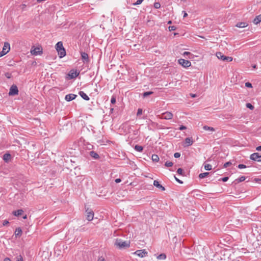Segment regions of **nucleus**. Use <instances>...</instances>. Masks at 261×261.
Here are the masks:
<instances>
[{
    "label": "nucleus",
    "instance_id": "1",
    "mask_svg": "<svg viewBox=\"0 0 261 261\" xmlns=\"http://www.w3.org/2000/svg\"><path fill=\"white\" fill-rule=\"evenodd\" d=\"M114 246L118 249H125L130 246V242L117 238L115 240Z\"/></svg>",
    "mask_w": 261,
    "mask_h": 261
},
{
    "label": "nucleus",
    "instance_id": "2",
    "mask_svg": "<svg viewBox=\"0 0 261 261\" xmlns=\"http://www.w3.org/2000/svg\"><path fill=\"white\" fill-rule=\"evenodd\" d=\"M173 114L172 113L170 112H165L162 113L161 116H158V117L160 119H165V120H170L173 118Z\"/></svg>",
    "mask_w": 261,
    "mask_h": 261
},
{
    "label": "nucleus",
    "instance_id": "3",
    "mask_svg": "<svg viewBox=\"0 0 261 261\" xmlns=\"http://www.w3.org/2000/svg\"><path fill=\"white\" fill-rule=\"evenodd\" d=\"M178 63L181 65L182 66L185 68L189 67L191 66V62L189 60H185L183 59H180L178 61Z\"/></svg>",
    "mask_w": 261,
    "mask_h": 261
},
{
    "label": "nucleus",
    "instance_id": "4",
    "mask_svg": "<svg viewBox=\"0 0 261 261\" xmlns=\"http://www.w3.org/2000/svg\"><path fill=\"white\" fill-rule=\"evenodd\" d=\"M18 93V88L15 85H13L10 89V91L9 92V95H17Z\"/></svg>",
    "mask_w": 261,
    "mask_h": 261
},
{
    "label": "nucleus",
    "instance_id": "5",
    "mask_svg": "<svg viewBox=\"0 0 261 261\" xmlns=\"http://www.w3.org/2000/svg\"><path fill=\"white\" fill-rule=\"evenodd\" d=\"M13 157L12 156V155L9 152L5 153L3 156V160L7 163L11 162L13 160Z\"/></svg>",
    "mask_w": 261,
    "mask_h": 261
},
{
    "label": "nucleus",
    "instance_id": "6",
    "mask_svg": "<svg viewBox=\"0 0 261 261\" xmlns=\"http://www.w3.org/2000/svg\"><path fill=\"white\" fill-rule=\"evenodd\" d=\"M250 158L251 160L255 161H261V155L258 152H255L251 154Z\"/></svg>",
    "mask_w": 261,
    "mask_h": 261
},
{
    "label": "nucleus",
    "instance_id": "7",
    "mask_svg": "<svg viewBox=\"0 0 261 261\" xmlns=\"http://www.w3.org/2000/svg\"><path fill=\"white\" fill-rule=\"evenodd\" d=\"M140 257H143L147 254V252L145 250H138L133 253Z\"/></svg>",
    "mask_w": 261,
    "mask_h": 261
},
{
    "label": "nucleus",
    "instance_id": "8",
    "mask_svg": "<svg viewBox=\"0 0 261 261\" xmlns=\"http://www.w3.org/2000/svg\"><path fill=\"white\" fill-rule=\"evenodd\" d=\"M79 74V73L76 71H74L73 70H71L69 71L68 74V77H67L68 79H73L76 77Z\"/></svg>",
    "mask_w": 261,
    "mask_h": 261
},
{
    "label": "nucleus",
    "instance_id": "9",
    "mask_svg": "<svg viewBox=\"0 0 261 261\" xmlns=\"http://www.w3.org/2000/svg\"><path fill=\"white\" fill-rule=\"evenodd\" d=\"M81 55L82 60L84 63H88L89 62L90 60L89 58V56L87 53L85 52H81Z\"/></svg>",
    "mask_w": 261,
    "mask_h": 261
},
{
    "label": "nucleus",
    "instance_id": "10",
    "mask_svg": "<svg viewBox=\"0 0 261 261\" xmlns=\"http://www.w3.org/2000/svg\"><path fill=\"white\" fill-rule=\"evenodd\" d=\"M77 95L74 94H68L65 96V99L67 101H71L74 99Z\"/></svg>",
    "mask_w": 261,
    "mask_h": 261
},
{
    "label": "nucleus",
    "instance_id": "11",
    "mask_svg": "<svg viewBox=\"0 0 261 261\" xmlns=\"http://www.w3.org/2000/svg\"><path fill=\"white\" fill-rule=\"evenodd\" d=\"M151 126L152 127L156 128L157 129H165V127L164 126H163L162 125H160L158 123L151 121V123L150 124Z\"/></svg>",
    "mask_w": 261,
    "mask_h": 261
},
{
    "label": "nucleus",
    "instance_id": "12",
    "mask_svg": "<svg viewBox=\"0 0 261 261\" xmlns=\"http://www.w3.org/2000/svg\"><path fill=\"white\" fill-rule=\"evenodd\" d=\"M87 212V215H86V219L88 221H91L93 219L94 217V213L92 211H90L89 212L88 211V210H86Z\"/></svg>",
    "mask_w": 261,
    "mask_h": 261
},
{
    "label": "nucleus",
    "instance_id": "13",
    "mask_svg": "<svg viewBox=\"0 0 261 261\" xmlns=\"http://www.w3.org/2000/svg\"><path fill=\"white\" fill-rule=\"evenodd\" d=\"M193 140L192 138H186L185 140V146H189L193 144Z\"/></svg>",
    "mask_w": 261,
    "mask_h": 261
},
{
    "label": "nucleus",
    "instance_id": "14",
    "mask_svg": "<svg viewBox=\"0 0 261 261\" xmlns=\"http://www.w3.org/2000/svg\"><path fill=\"white\" fill-rule=\"evenodd\" d=\"M42 53L41 49L39 47L35 48L34 49L31 50V53L33 55L37 56L40 55Z\"/></svg>",
    "mask_w": 261,
    "mask_h": 261
},
{
    "label": "nucleus",
    "instance_id": "15",
    "mask_svg": "<svg viewBox=\"0 0 261 261\" xmlns=\"http://www.w3.org/2000/svg\"><path fill=\"white\" fill-rule=\"evenodd\" d=\"M153 185L156 188L161 189L162 191H165V188L162 185H161L158 180H154Z\"/></svg>",
    "mask_w": 261,
    "mask_h": 261
},
{
    "label": "nucleus",
    "instance_id": "16",
    "mask_svg": "<svg viewBox=\"0 0 261 261\" xmlns=\"http://www.w3.org/2000/svg\"><path fill=\"white\" fill-rule=\"evenodd\" d=\"M57 51L60 58L64 57L66 55V51L64 48L59 49Z\"/></svg>",
    "mask_w": 261,
    "mask_h": 261
},
{
    "label": "nucleus",
    "instance_id": "17",
    "mask_svg": "<svg viewBox=\"0 0 261 261\" xmlns=\"http://www.w3.org/2000/svg\"><path fill=\"white\" fill-rule=\"evenodd\" d=\"M79 94L84 99L86 100H89V97L84 91H80Z\"/></svg>",
    "mask_w": 261,
    "mask_h": 261
},
{
    "label": "nucleus",
    "instance_id": "18",
    "mask_svg": "<svg viewBox=\"0 0 261 261\" xmlns=\"http://www.w3.org/2000/svg\"><path fill=\"white\" fill-rule=\"evenodd\" d=\"M236 26L240 28H244L248 26V23L246 22H241L237 23Z\"/></svg>",
    "mask_w": 261,
    "mask_h": 261
},
{
    "label": "nucleus",
    "instance_id": "19",
    "mask_svg": "<svg viewBox=\"0 0 261 261\" xmlns=\"http://www.w3.org/2000/svg\"><path fill=\"white\" fill-rule=\"evenodd\" d=\"M23 213V211L22 209L18 210L13 212V214L15 216H19Z\"/></svg>",
    "mask_w": 261,
    "mask_h": 261
},
{
    "label": "nucleus",
    "instance_id": "20",
    "mask_svg": "<svg viewBox=\"0 0 261 261\" xmlns=\"http://www.w3.org/2000/svg\"><path fill=\"white\" fill-rule=\"evenodd\" d=\"M253 23L255 24H257L261 22V14L256 16L253 21Z\"/></svg>",
    "mask_w": 261,
    "mask_h": 261
},
{
    "label": "nucleus",
    "instance_id": "21",
    "mask_svg": "<svg viewBox=\"0 0 261 261\" xmlns=\"http://www.w3.org/2000/svg\"><path fill=\"white\" fill-rule=\"evenodd\" d=\"M89 154L91 157L95 159H98L99 158V155L95 151H91L90 152Z\"/></svg>",
    "mask_w": 261,
    "mask_h": 261
},
{
    "label": "nucleus",
    "instance_id": "22",
    "mask_svg": "<svg viewBox=\"0 0 261 261\" xmlns=\"http://www.w3.org/2000/svg\"><path fill=\"white\" fill-rule=\"evenodd\" d=\"M63 48H64V47L63 46V43L61 41L57 42V43L56 44V49L57 51L59 49H61Z\"/></svg>",
    "mask_w": 261,
    "mask_h": 261
},
{
    "label": "nucleus",
    "instance_id": "23",
    "mask_svg": "<svg viewBox=\"0 0 261 261\" xmlns=\"http://www.w3.org/2000/svg\"><path fill=\"white\" fill-rule=\"evenodd\" d=\"M216 56L219 59L222 61L224 60L225 56H224L222 53L221 52H217L216 53Z\"/></svg>",
    "mask_w": 261,
    "mask_h": 261
},
{
    "label": "nucleus",
    "instance_id": "24",
    "mask_svg": "<svg viewBox=\"0 0 261 261\" xmlns=\"http://www.w3.org/2000/svg\"><path fill=\"white\" fill-rule=\"evenodd\" d=\"M22 234V230L20 228H17L15 231V235L17 237H20Z\"/></svg>",
    "mask_w": 261,
    "mask_h": 261
},
{
    "label": "nucleus",
    "instance_id": "25",
    "mask_svg": "<svg viewBox=\"0 0 261 261\" xmlns=\"http://www.w3.org/2000/svg\"><path fill=\"white\" fill-rule=\"evenodd\" d=\"M203 129H204L205 130H207V131H212V132H214L215 130V128L213 127H210V126H208L207 125H204L203 127Z\"/></svg>",
    "mask_w": 261,
    "mask_h": 261
},
{
    "label": "nucleus",
    "instance_id": "26",
    "mask_svg": "<svg viewBox=\"0 0 261 261\" xmlns=\"http://www.w3.org/2000/svg\"><path fill=\"white\" fill-rule=\"evenodd\" d=\"M151 159L153 162H158L159 161V157L157 154H152Z\"/></svg>",
    "mask_w": 261,
    "mask_h": 261
},
{
    "label": "nucleus",
    "instance_id": "27",
    "mask_svg": "<svg viewBox=\"0 0 261 261\" xmlns=\"http://www.w3.org/2000/svg\"><path fill=\"white\" fill-rule=\"evenodd\" d=\"M135 149L138 152H142L143 151V148L142 146L136 145L135 146Z\"/></svg>",
    "mask_w": 261,
    "mask_h": 261
},
{
    "label": "nucleus",
    "instance_id": "28",
    "mask_svg": "<svg viewBox=\"0 0 261 261\" xmlns=\"http://www.w3.org/2000/svg\"><path fill=\"white\" fill-rule=\"evenodd\" d=\"M166 258V255L165 253H162L157 256L158 259L164 260Z\"/></svg>",
    "mask_w": 261,
    "mask_h": 261
},
{
    "label": "nucleus",
    "instance_id": "29",
    "mask_svg": "<svg viewBox=\"0 0 261 261\" xmlns=\"http://www.w3.org/2000/svg\"><path fill=\"white\" fill-rule=\"evenodd\" d=\"M209 174V172H204L199 174V178H203L206 177Z\"/></svg>",
    "mask_w": 261,
    "mask_h": 261
},
{
    "label": "nucleus",
    "instance_id": "30",
    "mask_svg": "<svg viewBox=\"0 0 261 261\" xmlns=\"http://www.w3.org/2000/svg\"><path fill=\"white\" fill-rule=\"evenodd\" d=\"M246 179V177L245 176H241L240 177L237 178L236 179V181H237L238 183V182H242L243 181H244Z\"/></svg>",
    "mask_w": 261,
    "mask_h": 261
},
{
    "label": "nucleus",
    "instance_id": "31",
    "mask_svg": "<svg viewBox=\"0 0 261 261\" xmlns=\"http://www.w3.org/2000/svg\"><path fill=\"white\" fill-rule=\"evenodd\" d=\"M153 92L152 91L145 92L143 93V97H146L153 94Z\"/></svg>",
    "mask_w": 261,
    "mask_h": 261
},
{
    "label": "nucleus",
    "instance_id": "32",
    "mask_svg": "<svg viewBox=\"0 0 261 261\" xmlns=\"http://www.w3.org/2000/svg\"><path fill=\"white\" fill-rule=\"evenodd\" d=\"M212 165H210V164H205L204 165V169L206 170H208V171H210L212 169Z\"/></svg>",
    "mask_w": 261,
    "mask_h": 261
},
{
    "label": "nucleus",
    "instance_id": "33",
    "mask_svg": "<svg viewBox=\"0 0 261 261\" xmlns=\"http://www.w3.org/2000/svg\"><path fill=\"white\" fill-rule=\"evenodd\" d=\"M232 61V58L231 57L225 56L223 61L231 62Z\"/></svg>",
    "mask_w": 261,
    "mask_h": 261
},
{
    "label": "nucleus",
    "instance_id": "34",
    "mask_svg": "<svg viewBox=\"0 0 261 261\" xmlns=\"http://www.w3.org/2000/svg\"><path fill=\"white\" fill-rule=\"evenodd\" d=\"M173 163L170 161H167L165 164V166L167 167H170L173 166Z\"/></svg>",
    "mask_w": 261,
    "mask_h": 261
},
{
    "label": "nucleus",
    "instance_id": "35",
    "mask_svg": "<svg viewBox=\"0 0 261 261\" xmlns=\"http://www.w3.org/2000/svg\"><path fill=\"white\" fill-rule=\"evenodd\" d=\"M8 51H9V50H7V51H5V48H3V50L0 52V57H2L4 55H5V54H6Z\"/></svg>",
    "mask_w": 261,
    "mask_h": 261
},
{
    "label": "nucleus",
    "instance_id": "36",
    "mask_svg": "<svg viewBox=\"0 0 261 261\" xmlns=\"http://www.w3.org/2000/svg\"><path fill=\"white\" fill-rule=\"evenodd\" d=\"M246 107L250 110H253L254 109V107L250 103H246Z\"/></svg>",
    "mask_w": 261,
    "mask_h": 261
},
{
    "label": "nucleus",
    "instance_id": "37",
    "mask_svg": "<svg viewBox=\"0 0 261 261\" xmlns=\"http://www.w3.org/2000/svg\"><path fill=\"white\" fill-rule=\"evenodd\" d=\"M232 164L231 162L230 161H229V162H227L226 163H225L224 165H223V167L224 168H227V167H228L229 166L231 165Z\"/></svg>",
    "mask_w": 261,
    "mask_h": 261
},
{
    "label": "nucleus",
    "instance_id": "38",
    "mask_svg": "<svg viewBox=\"0 0 261 261\" xmlns=\"http://www.w3.org/2000/svg\"><path fill=\"white\" fill-rule=\"evenodd\" d=\"M143 1L144 0H137L136 3L133 4V5L136 6L140 5L143 2Z\"/></svg>",
    "mask_w": 261,
    "mask_h": 261
},
{
    "label": "nucleus",
    "instance_id": "39",
    "mask_svg": "<svg viewBox=\"0 0 261 261\" xmlns=\"http://www.w3.org/2000/svg\"><path fill=\"white\" fill-rule=\"evenodd\" d=\"M168 29L170 31H174L176 29V27L175 26L172 25V26H169L168 27Z\"/></svg>",
    "mask_w": 261,
    "mask_h": 261
},
{
    "label": "nucleus",
    "instance_id": "40",
    "mask_svg": "<svg viewBox=\"0 0 261 261\" xmlns=\"http://www.w3.org/2000/svg\"><path fill=\"white\" fill-rule=\"evenodd\" d=\"M177 172L178 174L180 175H183L184 171L181 168H178L177 170Z\"/></svg>",
    "mask_w": 261,
    "mask_h": 261
},
{
    "label": "nucleus",
    "instance_id": "41",
    "mask_svg": "<svg viewBox=\"0 0 261 261\" xmlns=\"http://www.w3.org/2000/svg\"><path fill=\"white\" fill-rule=\"evenodd\" d=\"M228 177H223V178H220L219 179V181H222L223 182H226V181L228 180Z\"/></svg>",
    "mask_w": 261,
    "mask_h": 261
},
{
    "label": "nucleus",
    "instance_id": "42",
    "mask_svg": "<svg viewBox=\"0 0 261 261\" xmlns=\"http://www.w3.org/2000/svg\"><path fill=\"white\" fill-rule=\"evenodd\" d=\"M161 7V5L159 3H155L154 4V7L155 8V9H159Z\"/></svg>",
    "mask_w": 261,
    "mask_h": 261
},
{
    "label": "nucleus",
    "instance_id": "43",
    "mask_svg": "<svg viewBox=\"0 0 261 261\" xmlns=\"http://www.w3.org/2000/svg\"><path fill=\"white\" fill-rule=\"evenodd\" d=\"M111 102L112 104H114V103H116V97H115V96H113L111 97Z\"/></svg>",
    "mask_w": 261,
    "mask_h": 261
},
{
    "label": "nucleus",
    "instance_id": "44",
    "mask_svg": "<svg viewBox=\"0 0 261 261\" xmlns=\"http://www.w3.org/2000/svg\"><path fill=\"white\" fill-rule=\"evenodd\" d=\"M238 167L239 169H243L247 167L244 164H239Z\"/></svg>",
    "mask_w": 261,
    "mask_h": 261
},
{
    "label": "nucleus",
    "instance_id": "45",
    "mask_svg": "<svg viewBox=\"0 0 261 261\" xmlns=\"http://www.w3.org/2000/svg\"><path fill=\"white\" fill-rule=\"evenodd\" d=\"M245 86L247 88H252V84L249 82H247L245 83Z\"/></svg>",
    "mask_w": 261,
    "mask_h": 261
},
{
    "label": "nucleus",
    "instance_id": "46",
    "mask_svg": "<svg viewBox=\"0 0 261 261\" xmlns=\"http://www.w3.org/2000/svg\"><path fill=\"white\" fill-rule=\"evenodd\" d=\"M180 156V153H179V152H175L174 154V158H179Z\"/></svg>",
    "mask_w": 261,
    "mask_h": 261
},
{
    "label": "nucleus",
    "instance_id": "47",
    "mask_svg": "<svg viewBox=\"0 0 261 261\" xmlns=\"http://www.w3.org/2000/svg\"><path fill=\"white\" fill-rule=\"evenodd\" d=\"M142 114V110L141 109H138L137 115V116L140 115Z\"/></svg>",
    "mask_w": 261,
    "mask_h": 261
},
{
    "label": "nucleus",
    "instance_id": "48",
    "mask_svg": "<svg viewBox=\"0 0 261 261\" xmlns=\"http://www.w3.org/2000/svg\"><path fill=\"white\" fill-rule=\"evenodd\" d=\"M17 261H23V258L21 255L17 257Z\"/></svg>",
    "mask_w": 261,
    "mask_h": 261
},
{
    "label": "nucleus",
    "instance_id": "49",
    "mask_svg": "<svg viewBox=\"0 0 261 261\" xmlns=\"http://www.w3.org/2000/svg\"><path fill=\"white\" fill-rule=\"evenodd\" d=\"M7 47H8V49H9L8 50H10V44L8 43H5L4 46L3 48H4L5 49V48H6Z\"/></svg>",
    "mask_w": 261,
    "mask_h": 261
},
{
    "label": "nucleus",
    "instance_id": "50",
    "mask_svg": "<svg viewBox=\"0 0 261 261\" xmlns=\"http://www.w3.org/2000/svg\"><path fill=\"white\" fill-rule=\"evenodd\" d=\"M8 223H9V221L7 220H5L3 221V225L4 226H5V225H7Z\"/></svg>",
    "mask_w": 261,
    "mask_h": 261
},
{
    "label": "nucleus",
    "instance_id": "51",
    "mask_svg": "<svg viewBox=\"0 0 261 261\" xmlns=\"http://www.w3.org/2000/svg\"><path fill=\"white\" fill-rule=\"evenodd\" d=\"M186 128H187V127L184 125H181L179 128V130H180L186 129Z\"/></svg>",
    "mask_w": 261,
    "mask_h": 261
},
{
    "label": "nucleus",
    "instance_id": "52",
    "mask_svg": "<svg viewBox=\"0 0 261 261\" xmlns=\"http://www.w3.org/2000/svg\"><path fill=\"white\" fill-rule=\"evenodd\" d=\"M191 55V53H190V52H188V51H185L184 53H183V55L184 56H188V55Z\"/></svg>",
    "mask_w": 261,
    "mask_h": 261
},
{
    "label": "nucleus",
    "instance_id": "53",
    "mask_svg": "<svg viewBox=\"0 0 261 261\" xmlns=\"http://www.w3.org/2000/svg\"><path fill=\"white\" fill-rule=\"evenodd\" d=\"M97 261H106V260H105V259L103 257L101 256L98 258Z\"/></svg>",
    "mask_w": 261,
    "mask_h": 261
},
{
    "label": "nucleus",
    "instance_id": "54",
    "mask_svg": "<svg viewBox=\"0 0 261 261\" xmlns=\"http://www.w3.org/2000/svg\"><path fill=\"white\" fill-rule=\"evenodd\" d=\"M174 177H175V180H176L178 182H179V184H182V183H183V182H182L181 180H179V179H178L177 178H176L175 176H174Z\"/></svg>",
    "mask_w": 261,
    "mask_h": 261
},
{
    "label": "nucleus",
    "instance_id": "55",
    "mask_svg": "<svg viewBox=\"0 0 261 261\" xmlns=\"http://www.w3.org/2000/svg\"><path fill=\"white\" fill-rule=\"evenodd\" d=\"M115 181L116 183H119L121 182V180L120 178H117L115 179Z\"/></svg>",
    "mask_w": 261,
    "mask_h": 261
},
{
    "label": "nucleus",
    "instance_id": "56",
    "mask_svg": "<svg viewBox=\"0 0 261 261\" xmlns=\"http://www.w3.org/2000/svg\"><path fill=\"white\" fill-rule=\"evenodd\" d=\"M256 150L259 151H261V146L257 147Z\"/></svg>",
    "mask_w": 261,
    "mask_h": 261
},
{
    "label": "nucleus",
    "instance_id": "57",
    "mask_svg": "<svg viewBox=\"0 0 261 261\" xmlns=\"http://www.w3.org/2000/svg\"><path fill=\"white\" fill-rule=\"evenodd\" d=\"M182 13H184V17H186L187 16L188 14L185 11H183Z\"/></svg>",
    "mask_w": 261,
    "mask_h": 261
},
{
    "label": "nucleus",
    "instance_id": "58",
    "mask_svg": "<svg viewBox=\"0 0 261 261\" xmlns=\"http://www.w3.org/2000/svg\"><path fill=\"white\" fill-rule=\"evenodd\" d=\"M4 261H11V259L9 257H6Z\"/></svg>",
    "mask_w": 261,
    "mask_h": 261
},
{
    "label": "nucleus",
    "instance_id": "59",
    "mask_svg": "<svg viewBox=\"0 0 261 261\" xmlns=\"http://www.w3.org/2000/svg\"><path fill=\"white\" fill-rule=\"evenodd\" d=\"M26 7V5L25 4H23L21 5V9L23 10H24V8H25Z\"/></svg>",
    "mask_w": 261,
    "mask_h": 261
},
{
    "label": "nucleus",
    "instance_id": "60",
    "mask_svg": "<svg viewBox=\"0 0 261 261\" xmlns=\"http://www.w3.org/2000/svg\"><path fill=\"white\" fill-rule=\"evenodd\" d=\"M190 96H191L192 97H195L196 95V94H192V93H191V94H190Z\"/></svg>",
    "mask_w": 261,
    "mask_h": 261
},
{
    "label": "nucleus",
    "instance_id": "61",
    "mask_svg": "<svg viewBox=\"0 0 261 261\" xmlns=\"http://www.w3.org/2000/svg\"><path fill=\"white\" fill-rule=\"evenodd\" d=\"M23 219H27V215H25L24 216H23Z\"/></svg>",
    "mask_w": 261,
    "mask_h": 261
},
{
    "label": "nucleus",
    "instance_id": "62",
    "mask_svg": "<svg viewBox=\"0 0 261 261\" xmlns=\"http://www.w3.org/2000/svg\"><path fill=\"white\" fill-rule=\"evenodd\" d=\"M252 67L254 68V69H256L257 67H256V65H253L252 66Z\"/></svg>",
    "mask_w": 261,
    "mask_h": 261
},
{
    "label": "nucleus",
    "instance_id": "63",
    "mask_svg": "<svg viewBox=\"0 0 261 261\" xmlns=\"http://www.w3.org/2000/svg\"><path fill=\"white\" fill-rule=\"evenodd\" d=\"M167 23H168V24H171L172 23V21H171V20H169L168 21Z\"/></svg>",
    "mask_w": 261,
    "mask_h": 261
},
{
    "label": "nucleus",
    "instance_id": "64",
    "mask_svg": "<svg viewBox=\"0 0 261 261\" xmlns=\"http://www.w3.org/2000/svg\"><path fill=\"white\" fill-rule=\"evenodd\" d=\"M7 77L8 78H10V77L9 76V75H7Z\"/></svg>",
    "mask_w": 261,
    "mask_h": 261
}]
</instances>
